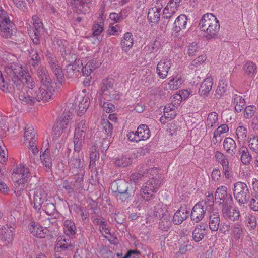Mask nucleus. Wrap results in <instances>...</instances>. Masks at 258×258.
<instances>
[{
  "label": "nucleus",
  "instance_id": "obj_1",
  "mask_svg": "<svg viewBox=\"0 0 258 258\" xmlns=\"http://www.w3.org/2000/svg\"><path fill=\"white\" fill-rule=\"evenodd\" d=\"M148 180L142 186L141 189V194L136 195L134 203L136 206H139L141 204L140 201L145 200L150 201L153 200L155 197V193L158 190L161 181L157 177V175H150Z\"/></svg>",
  "mask_w": 258,
  "mask_h": 258
},
{
  "label": "nucleus",
  "instance_id": "obj_2",
  "mask_svg": "<svg viewBox=\"0 0 258 258\" xmlns=\"http://www.w3.org/2000/svg\"><path fill=\"white\" fill-rule=\"evenodd\" d=\"M30 177L29 168L23 164L18 165L12 174V179L14 183L15 195L19 197L22 195L25 188V184Z\"/></svg>",
  "mask_w": 258,
  "mask_h": 258
},
{
  "label": "nucleus",
  "instance_id": "obj_3",
  "mask_svg": "<svg viewBox=\"0 0 258 258\" xmlns=\"http://www.w3.org/2000/svg\"><path fill=\"white\" fill-rule=\"evenodd\" d=\"M232 190L234 198L239 205L248 203L250 198V193L245 183L238 181L234 183Z\"/></svg>",
  "mask_w": 258,
  "mask_h": 258
},
{
  "label": "nucleus",
  "instance_id": "obj_4",
  "mask_svg": "<svg viewBox=\"0 0 258 258\" xmlns=\"http://www.w3.org/2000/svg\"><path fill=\"white\" fill-rule=\"evenodd\" d=\"M15 27L7 13L0 6V35L6 38L11 37Z\"/></svg>",
  "mask_w": 258,
  "mask_h": 258
},
{
  "label": "nucleus",
  "instance_id": "obj_5",
  "mask_svg": "<svg viewBox=\"0 0 258 258\" xmlns=\"http://www.w3.org/2000/svg\"><path fill=\"white\" fill-rule=\"evenodd\" d=\"M5 71L11 79L14 84H19L22 76L24 75L25 70L22 66L18 63L14 62L7 64L5 68Z\"/></svg>",
  "mask_w": 258,
  "mask_h": 258
},
{
  "label": "nucleus",
  "instance_id": "obj_6",
  "mask_svg": "<svg viewBox=\"0 0 258 258\" xmlns=\"http://www.w3.org/2000/svg\"><path fill=\"white\" fill-rule=\"evenodd\" d=\"M36 132L33 126L30 125L26 126L24 133L25 143L34 155H36L39 151L36 145Z\"/></svg>",
  "mask_w": 258,
  "mask_h": 258
},
{
  "label": "nucleus",
  "instance_id": "obj_7",
  "mask_svg": "<svg viewBox=\"0 0 258 258\" xmlns=\"http://www.w3.org/2000/svg\"><path fill=\"white\" fill-rule=\"evenodd\" d=\"M33 24V33L30 37L33 43L35 45H38L40 43V38L44 32V27L41 20L37 15H33L32 17Z\"/></svg>",
  "mask_w": 258,
  "mask_h": 258
},
{
  "label": "nucleus",
  "instance_id": "obj_8",
  "mask_svg": "<svg viewBox=\"0 0 258 258\" xmlns=\"http://www.w3.org/2000/svg\"><path fill=\"white\" fill-rule=\"evenodd\" d=\"M71 119V115L67 113H63L58 117L53 127V139H57L61 136L67 128Z\"/></svg>",
  "mask_w": 258,
  "mask_h": 258
},
{
  "label": "nucleus",
  "instance_id": "obj_9",
  "mask_svg": "<svg viewBox=\"0 0 258 258\" xmlns=\"http://www.w3.org/2000/svg\"><path fill=\"white\" fill-rule=\"evenodd\" d=\"M54 91L52 85H42L34 93L36 101H49L53 97Z\"/></svg>",
  "mask_w": 258,
  "mask_h": 258
},
{
  "label": "nucleus",
  "instance_id": "obj_10",
  "mask_svg": "<svg viewBox=\"0 0 258 258\" xmlns=\"http://www.w3.org/2000/svg\"><path fill=\"white\" fill-rule=\"evenodd\" d=\"M45 56L49 67L57 79H62L64 74L55 55L49 50H47Z\"/></svg>",
  "mask_w": 258,
  "mask_h": 258
},
{
  "label": "nucleus",
  "instance_id": "obj_11",
  "mask_svg": "<svg viewBox=\"0 0 258 258\" xmlns=\"http://www.w3.org/2000/svg\"><path fill=\"white\" fill-rule=\"evenodd\" d=\"M47 194L41 187H37L33 195V208L37 212H40L42 204L48 201Z\"/></svg>",
  "mask_w": 258,
  "mask_h": 258
},
{
  "label": "nucleus",
  "instance_id": "obj_12",
  "mask_svg": "<svg viewBox=\"0 0 258 258\" xmlns=\"http://www.w3.org/2000/svg\"><path fill=\"white\" fill-rule=\"evenodd\" d=\"M232 203H223L222 206V215L226 220L232 221H237L240 216L239 211L236 207H233Z\"/></svg>",
  "mask_w": 258,
  "mask_h": 258
},
{
  "label": "nucleus",
  "instance_id": "obj_13",
  "mask_svg": "<svg viewBox=\"0 0 258 258\" xmlns=\"http://www.w3.org/2000/svg\"><path fill=\"white\" fill-rule=\"evenodd\" d=\"M15 232V228L10 225H5L0 229V239L4 245L13 243Z\"/></svg>",
  "mask_w": 258,
  "mask_h": 258
},
{
  "label": "nucleus",
  "instance_id": "obj_14",
  "mask_svg": "<svg viewBox=\"0 0 258 258\" xmlns=\"http://www.w3.org/2000/svg\"><path fill=\"white\" fill-rule=\"evenodd\" d=\"M216 202L219 205L222 206L223 203H232L233 198L231 194H228L227 188L225 186L221 185L218 187L215 194Z\"/></svg>",
  "mask_w": 258,
  "mask_h": 258
},
{
  "label": "nucleus",
  "instance_id": "obj_15",
  "mask_svg": "<svg viewBox=\"0 0 258 258\" xmlns=\"http://www.w3.org/2000/svg\"><path fill=\"white\" fill-rule=\"evenodd\" d=\"M216 160L222 166L223 173L227 179L232 178L231 169L229 167V162L226 156L220 151H216L215 154Z\"/></svg>",
  "mask_w": 258,
  "mask_h": 258
},
{
  "label": "nucleus",
  "instance_id": "obj_16",
  "mask_svg": "<svg viewBox=\"0 0 258 258\" xmlns=\"http://www.w3.org/2000/svg\"><path fill=\"white\" fill-rule=\"evenodd\" d=\"M75 152L76 153H74L73 156L69 159L68 163L71 169L72 170V172L78 174L80 172L84 170L85 164L83 159L80 158L79 156V152Z\"/></svg>",
  "mask_w": 258,
  "mask_h": 258
},
{
  "label": "nucleus",
  "instance_id": "obj_17",
  "mask_svg": "<svg viewBox=\"0 0 258 258\" xmlns=\"http://www.w3.org/2000/svg\"><path fill=\"white\" fill-rule=\"evenodd\" d=\"M209 227L213 232L217 231L219 228L220 217L218 209L211 208L208 210Z\"/></svg>",
  "mask_w": 258,
  "mask_h": 258
},
{
  "label": "nucleus",
  "instance_id": "obj_18",
  "mask_svg": "<svg viewBox=\"0 0 258 258\" xmlns=\"http://www.w3.org/2000/svg\"><path fill=\"white\" fill-rule=\"evenodd\" d=\"M203 203H197L192 208L190 218L195 223H199L204 218L207 210L206 206H202Z\"/></svg>",
  "mask_w": 258,
  "mask_h": 258
},
{
  "label": "nucleus",
  "instance_id": "obj_19",
  "mask_svg": "<svg viewBox=\"0 0 258 258\" xmlns=\"http://www.w3.org/2000/svg\"><path fill=\"white\" fill-rule=\"evenodd\" d=\"M150 175H157L158 171L157 168H151L146 170V171H140L139 173H135L131 174L130 177V181L135 183H138L140 180L145 181L146 178L150 177Z\"/></svg>",
  "mask_w": 258,
  "mask_h": 258
},
{
  "label": "nucleus",
  "instance_id": "obj_20",
  "mask_svg": "<svg viewBox=\"0 0 258 258\" xmlns=\"http://www.w3.org/2000/svg\"><path fill=\"white\" fill-rule=\"evenodd\" d=\"M29 232L34 236L43 238L45 237L47 229L42 227L39 223L35 221H32L28 225Z\"/></svg>",
  "mask_w": 258,
  "mask_h": 258
},
{
  "label": "nucleus",
  "instance_id": "obj_21",
  "mask_svg": "<svg viewBox=\"0 0 258 258\" xmlns=\"http://www.w3.org/2000/svg\"><path fill=\"white\" fill-rule=\"evenodd\" d=\"M170 59H163L161 60L157 66V73L161 79H165L168 75V72L172 66Z\"/></svg>",
  "mask_w": 258,
  "mask_h": 258
},
{
  "label": "nucleus",
  "instance_id": "obj_22",
  "mask_svg": "<svg viewBox=\"0 0 258 258\" xmlns=\"http://www.w3.org/2000/svg\"><path fill=\"white\" fill-rule=\"evenodd\" d=\"M40 157L44 170L47 172H51L52 171V163L49 150L47 148L44 151H41Z\"/></svg>",
  "mask_w": 258,
  "mask_h": 258
},
{
  "label": "nucleus",
  "instance_id": "obj_23",
  "mask_svg": "<svg viewBox=\"0 0 258 258\" xmlns=\"http://www.w3.org/2000/svg\"><path fill=\"white\" fill-rule=\"evenodd\" d=\"M218 20L217 18L212 13L204 14L200 20L199 28L201 31H205L208 29L212 24Z\"/></svg>",
  "mask_w": 258,
  "mask_h": 258
},
{
  "label": "nucleus",
  "instance_id": "obj_24",
  "mask_svg": "<svg viewBox=\"0 0 258 258\" xmlns=\"http://www.w3.org/2000/svg\"><path fill=\"white\" fill-rule=\"evenodd\" d=\"M113 89V83L111 80L109 79L103 80L100 86L98 96L99 98H104L105 99L106 96H108L111 93H112Z\"/></svg>",
  "mask_w": 258,
  "mask_h": 258
},
{
  "label": "nucleus",
  "instance_id": "obj_25",
  "mask_svg": "<svg viewBox=\"0 0 258 258\" xmlns=\"http://www.w3.org/2000/svg\"><path fill=\"white\" fill-rule=\"evenodd\" d=\"M220 30V23L218 20L212 24L208 29L203 31V35L207 39H211L216 37Z\"/></svg>",
  "mask_w": 258,
  "mask_h": 258
},
{
  "label": "nucleus",
  "instance_id": "obj_26",
  "mask_svg": "<svg viewBox=\"0 0 258 258\" xmlns=\"http://www.w3.org/2000/svg\"><path fill=\"white\" fill-rule=\"evenodd\" d=\"M87 131L75 130L74 135V151L79 152L85 140Z\"/></svg>",
  "mask_w": 258,
  "mask_h": 258
},
{
  "label": "nucleus",
  "instance_id": "obj_27",
  "mask_svg": "<svg viewBox=\"0 0 258 258\" xmlns=\"http://www.w3.org/2000/svg\"><path fill=\"white\" fill-rule=\"evenodd\" d=\"M37 75L42 85H52L51 79L45 67L39 66L37 70Z\"/></svg>",
  "mask_w": 258,
  "mask_h": 258
},
{
  "label": "nucleus",
  "instance_id": "obj_28",
  "mask_svg": "<svg viewBox=\"0 0 258 258\" xmlns=\"http://www.w3.org/2000/svg\"><path fill=\"white\" fill-rule=\"evenodd\" d=\"M189 211L186 208L180 207L174 214L172 221L175 225H180L188 217Z\"/></svg>",
  "mask_w": 258,
  "mask_h": 258
},
{
  "label": "nucleus",
  "instance_id": "obj_29",
  "mask_svg": "<svg viewBox=\"0 0 258 258\" xmlns=\"http://www.w3.org/2000/svg\"><path fill=\"white\" fill-rule=\"evenodd\" d=\"M32 93L30 90L26 91L23 89L19 93L18 98L21 103L24 104L32 105L35 103L36 99L34 96H31Z\"/></svg>",
  "mask_w": 258,
  "mask_h": 258
},
{
  "label": "nucleus",
  "instance_id": "obj_30",
  "mask_svg": "<svg viewBox=\"0 0 258 258\" xmlns=\"http://www.w3.org/2000/svg\"><path fill=\"white\" fill-rule=\"evenodd\" d=\"M133 187L128 186V183L124 180L120 179L115 181L112 183L111 189L113 192L117 193L124 192Z\"/></svg>",
  "mask_w": 258,
  "mask_h": 258
},
{
  "label": "nucleus",
  "instance_id": "obj_31",
  "mask_svg": "<svg viewBox=\"0 0 258 258\" xmlns=\"http://www.w3.org/2000/svg\"><path fill=\"white\" fill-rule=\"evenodd\" d=\"M90 0H71L77 13L85 14L89 10L88 3Z\"/></svg>",
  "mask_w": 258,
  "mask_h": 258
},
{
  "label": "nucleus",
  "instance_id": "obj_32",
  "mask_svg": "<svg viewBox=\"0 0 258 258\" xmlns=\"http://www.w3.org/2000/svg\"><path fill=\"white\" fill-rule=\"evenodd\" d=\"M187 17L184 14L180 15L175 19L172 30L176 33L179 32L182 29L186 28L187 23Z\"/></svg>",
  "mask_w": 258,
  "mask_h": 258
},
{
  "label": "nucleus",
  "instance_id": "obj_33",
  "mask_svg": "<svg viewBox=\"0 0 258 258\" xmlns=\"http://www.w3.org/2000/svg\"><path fill=\"white\" fill-rule=\"evenodd\" d=\"M213 85V79L211 76H208L204 80L200 88L199 92L201 96H207L212 89Z\"/></svg>",
  "mask_w": 258,
  "mask_h": 258
},
{
  "label": "nucleus",
  "instance_id": "obj_34",
  "mask_svg": "<svg viewBox=\"0 0 258 258\" xmlns=\"http://www.w3.org/2000/svg\"><path fill=\"white\" fill-rule=\"evenodd\" d=\"M78 102L77 114L81 116L85 112H86L89 105V99L87 96H79L77 99L76 104Z\"/></svg>",
  "mask_w": 258,
  "mask_h": 258
},
{
  "label": "nucleus",
  "instance_id": "obj_35",
  "mask_svg": "<svg viewBox=\"0 0 258 258\" xmlns=\"http://www.w3.org/2000/svg\"><path fill=\"white\" fill-rule=\"evenodd\" d=\"M206 225L204 223L198 224L192 232V238L196 242L201 241L205 235Z\"/></svg>",
  "mask_w": 258,
  "mask_h": 258
},
{
  "label": "nucleus",
  "instance_id": "obj_36",
  "mask_svg": "<svg viewBox=\"0 0 258 258\" xmlns=\"http://www.w3.org/2000/svg\"><path fill=\"white\" fill-rule=\"evenodd\" d=\"M29 56L30 57L29 60V64L33 67L38 66L41 62L42 54L41 52L38 50L31 48L30 50H28Z\"/></svg>",
  "mask_w": 258,
  "mask_h": 258
},
{
  "label": "nucleus",
  "instance_id": "obj_37",
  "mask_svg": "<svg viewBox=\"0 0 258 258\" xmlns=\"http://www.w3.org/2000/svg\"><path fill=\"white\" fill-rule=\"evenodd\" d=\"M223 148L226 152L230 155H233L236 151V144L235 141L230 137H226L224 139Z\"/></svg>",
  "mask_w": 258,
  "mask_h": 258
},
{
  "label": "nucleus",
  "instance_id": "obj_38",
  "mask_svg": "<svg viewBox=\"0 0 258 258\" xmlns=\"http://www.w3.org/2000/svg\"><path fill=\"white\" fill-rule=\"evenodd\" d=\"M238 154L240 156L241 162L244 165H248L252 160V155L246 146H242L239 148Z\"/></svg>",
  "mask_w": 258,
  "mask_h": 258
},
{
  "label": "nucleus",
  "instance_id": "obj_39",
  "mask_svg": "<svg viewBox=\"0 0 258 258\" xmlns=\"http://www.w3.org/2000/svg\"><path fill=\"white\" fill-rule=\"evenodd\" d=\"M166 215H169L167 211V207L166 205L162 203H159L154 206L153 210V216L159 218L161 217H164Z\"/></svg>",
  "mask_w": 258,
  "mask_h": 258
},
{
  "label": "nucleus",
  "instance_id": "obj_40",
  "mask_svg": "<svg viewBox=\"0 0 258 258\" xmlns=\"http://www.w3.org/2000/svg\"><path fill=\"white\" fill-rule=\"evenodd\" d=\"M152 8L149 9L148 13V19L150 22L153 24H156L160 20V10L161 8L159 6Z\"/></svg>",
  "mask_w": 258,
  "mask_h": 258
},
{
  "label": "nucleus",
  "instance_id": "obj_41",
  "mask_svg": "<svg viewBox=\"0 0 258 258\" xmlns=\"http://www.w3.org/2000/svg\"><path fill=\"white\" fill-rule=\"evenodd\" d=\"M248 131L247 126L239 123L236 130V135L239 143L245 142L247 138Z\"/></svg>",
  "mask_w": 258,
  "mask_h": 258
},
{
  "label": "nucleus",
  "instance_id": "obj_42",
  "mask_svg": "<svg viewBox=\"0 0 258 258\" xmlns=\"http://www.w3.org/2000/svg\"><path fill=\"white\" fill-rule=\"evenodd\" d=\"M140 141L146 140L150 137V131L148 126L146 124L139 125L136 131Z\"/></svg>",
  "mask_w": 258,
  "mask_h": 258
},
{
  "label": "nucleus",
  "instance_id": "obj_43",
  "mask_svg": "<svg viewBox=\"0 0 258 258\" xmlns=\"http://www.w3.org/2000/svg\"><path fill=\"white\" fill-rule=\"evenodd\" d=\"M133 38L132 34L128 32L125 33L121 41V46L122 49L126 51L133 46Z\"/></svg>",
  "mask_w": 258,
  "mask_h": 258
},
{
  "label": "nucleus",
  "instance_id": "obj_44",
  "mask_svg": "<svg viewBox=\"0 0 258 258\" xmlns=\"http://www.w3.org/2000/svg\"><path fill=\"white\" fill-rule=\"evenodd\" d=\"M63 229L64 233L69 236H74L77 231L75 223L71 220H66L63 222Z\"/></svg>",
  "mask_w": 258,
  "mask_h": 258
},
{
  "label": "nucleus",
  "instance_id": "obj_45",
  "mask_svg": "<svg viewBox=\"0 0 258 258\" xmlns=\"http://www.w3.org/2000/svg\"><path fill=\"white\" fill-rule=\"evenodd\" d=\"M243 71L249 77H253L257 72L256 65L251 61H247L243 66Z\"/></svg>",
  "mask_w": 258,
  "mask_h": 258
},
{
  "label": "nucleus",
  "instance_id": "obj_46",
  "mask_svg": "<svg viewBox=\"0 0 258 258\" xmlns=\"http://www.w3.org/2000/svg\"><path fill=\"white\" fill-rule=\"evenodd\" d=\"M23 85H26L28 88L31 89H32L35 85V83L33 81L32 77L26 72H24V75L22 76L19 84H16V86Z\"/></svg>",
  "mask_w": 258,
  "mask_h": 258
},
{
  "label": "nucleus",
  "instance_id": "obj_47",
  "mask_svg": "<svg viewBox=\"0 0 258 258\" xmlns=\"http://www.w3.org/2000/svg\"><path fill=\"white\" fill-rule=\"evenodd\" d=\"M233 104L237 112H240L245 106L244 99L241 96L234 94L233 96Z\"/></svg>",
  "mask_w": 258,
  "mask_h": 258
},
{
  "label": "nucleus",
  "instance_id": "obj_48",
  "mask_svg": "<svg viewBox=\"0 0 258 258\" xmlns=\"http://www.w3.org/2000/svg\"><path fill=\"white\" fill-rule=\"evenodd\" d=\"M205 123L206 126L209 128L218 126L219 125L218 114L215 112L209 113Z\"/></svg>",
  "mask_w": 258,
  "mask_h": 258
},
{
  "label": "nucleus",
  "instance_id": "obj_49",
  "mask_svg": "<svg viewBox=\"0 0 258 258\" xmlns=\"http://www.w3.org/2000/svg\"><path fill=\"white\" fill-rule=\"evenodd\" d=\"M96 60L91 59L82 68V72L83 76L88 77L91 73L98 67L96 65Z\"/></svg>",
  "mask_w": 258,
  "mask_h": 258
},
{
  "label": "nucleus",
  "instance_id": "obj_50",
  "mask_svg": "<svg viewBox=\"0 0 258 258\" xmlns=\"http://www.w3.org/2000/svg\"><path fill=\"white\" fill-rule=\"evenodd\" d=\"M135 194V189H131L124 192L117 193L116 197L124 204L128 203Z\"/></svg>",
  "mask_w": 258,
  "mask_h": 258
},
{
  "label": "nucleus",
  "instance_id": "obj_51",
  "mask_svg": "<svg viewBox=\"0 0 258 258\" xmlns=\"http://www.w3.org/2000/svg\"><path fill=\"white\" fill-rule=\"evenodd\" d=\"M183 83V80L180 76L173 77L169 82V88L171 90H176L179 88Z\"/></svg>",
  "mask_w": 258,
  "mask_h": 258
},
{
  "label": "nucleus",
  "instance_id": "obj_52",
  "mask_svg": "<svg viewBox=\"0 0 258 258\" xmlns=\"http://www.w3.org/2000/svg\"><path fill=\"white\" fill-rule=\"evenodd\" d=\"M172 225L169 215H166L160 219L159 223V228L162 231H167Z\"/></svg>",
  "mask_w": 258,
  "mask_h": 258
},
{
  "label": "nucleus",
  "instance_id": "obj_53",
  "mask_svg": "<svg viewBox=\"0 0 258 258\" xmlns=\"http://www.w3.org/2000/svg\"><path fill=\"white\" fill-rule=\"evenodd\" d=\"M248 146L256 154L258 153V136H251L247 139Z\"/></svg>",
  "mask_w": 258,
  "mask_h": 258
},
{
  "label": "nucleus",
  "instance_id": "obj_54",
  "mask_svg": "<svg viewBox=\"0 0 258 258\" xmlns=\"http://www.w3.org/2000/svg\"><path fill=\"white\" fill-rule=\"evenodd\" d=\"M131 162V159L125 155L117 158L115 161V164L118 167H125L130 165Z\"/></svg>",
  "mask_w": 258,
  "mask_h": 258
},
{
  "label": "nucleus",
  "instance_id": "obj_55",
  "mask_svg": "<svg viewBox=\"0 0 258 258\" xmlns=\"http://www.w3.org/2000/svg\"><path fill=\"white\" fill-rule=\"evenodd\" d=\"M198 203H203L202 206L209 207L208 210L214 207V198L212 193L208 192L206 194V197L204 200L199 201Z\"/></svg>",
  "mask_w": 258,
  "mask_h": 258
},
{
  "label": "nucleus",
  "instance_id": "obj_56",
  "mask_svg": "<svg viewBox=\"0 0 258 258\" xmlns=\"http://www.w3.org/2000/svg\"><path fill=\"white\" fill-rule=\"evenodd\" d=\"M41 208L48 215H53L56 210L55 206L50 200L42 204Z\"/></svg>",
  "mask_w": 258,
  "mask_h": 258
},
{
  "label": "nucleus",
  "instance_id": "obj_57",
  "mask_svg": "<svg viewBox=\"0 0 258 258\" xmlns=\"http://www.w3.org/2000/svg\"><path fill=\"white\" fill-rule=\"evenodd\" d=\"M99 158V154L95 146H92L90 149L89 167L95 165L96 161Z\"/></svg>",
  "mask_w": 258,
  "mask_h": 258
},
{
  "label": "nucleus",
  "instance_id": "obj_58",
  "mask_svg": "<svg viewBox=\"0 0 258 258\" xmlns=\"http://www.w3.org/2000/svg\"><path fill=\"white\" fill-rule=\"evenodd\" d=\"M78 68V65H77L76 63L74 64L69 63L65 69L66 75L68 78H73L75 73L79 71Z\"/></svg>",
  "mask_w": 258,
  "mask_h": 258
},
{
  "label": "nucleus",
  "instance_id": "obj_59",
  "mask_svg": "<svg viewBox=\"0 0 258 258\" xmlns=\"http://www.w3.org/2000/svg\"><path fill=\"white\" fill-rule=\"evenodd\" d=\"M104 98H99V105L103 108V110L107 113L113 111L114 109V105L111 103L106 102Z\"/></svg>",
  "mask_w": 258,
  "mask_h": 258
},
{
  "label": "nucleus",
  "instance_id": "obj_60",
  "mask_svg": "<svg viewBox=\"0 0 258 258\" xmlns=\"http://www.w3.org/2000/svg\"><path fill=\"white\" fill-rule=\"evenodd\" d=\"M232 233L234 239L236 240L240 239L243 234V228L241 225L238 223L234 224Z\"/></svg>",
  "mask_w": 258,
  "mask_h": 258
},
{
  "label": "nucleus",
  "instance_id": "obj_61",
  "mask_svg": "<svg viewBox=\"0 0 258 258\" xmlns=\"http://www.w3.org/2000/svg\"><path fill=\"white\" fill-rule=\"evenodd\" d=\"M92 29L94 36L99 35L104 29V22L103 21H100V22H95Z\"/></svg>",
  "mask_w": 258,
  "mask_h": 258
},
{
  "label": "nucleus",
  "instance_id": "obj_62",
  "mask_svg": "<svg viewBox=\"0 0 258 258\" xmlns=\"http://www.w3.org/2000/svg\"><path fill=\"white\" fill-rule=\"evenodd\" d=\"M229 131V127L226 124H223L217 128L214 132L213 138L216 139L217 137H220L221 134L226 133Z\"/></svg>",
  "mask_w": 258,
  "mask_h": 258
},
{
  "label": "nucleus",
  "instance_id": "obj_63",
  "mask_svg": "<svg viewBox=\"0 0 258 258\" xmlns=\"http://www.w3.org/2000/svg\"><path fill=\"white\" fill-rule=\"evenodd\" d=\"M102 125L108 137H111L113 130V125L107 119L102 121Z\"/></svg>",
  "mask_w": 258,
  "mask_h": 258
},
{
  "label": "nucleus",
  "instance_id": "obj_64",
  "mask_svg": "<svg viewBox=\"0 0 258 258\" xmlns=\"http://www.w3.org/2000/svg\"><path fill=\"white\" fill-rule=\"evenodd\" d=\"M227 89V85L224 84L223 81L219 84L215 94V96L217 99L220 98L226 92Z\"/></svg>",
  "mask_w": 258,
  "mask_h": 258
}]
</instances>
